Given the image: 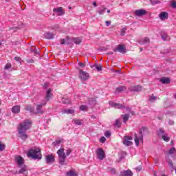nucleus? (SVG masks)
<instances>
[{
	"label": "nucleus",
	"instance_id": "f257e3e1",
	"mask_svg": "<svg viewBox=\"0 0 176 176\" xmlns=\"http://www.w3.org/2000/svg\"><path fill=\"white\" fill-rule=\"evenodd\" d=\"M32 126V121H31L30 120H25L19 124L17 131L19 138H21V140H25L28 138L27 131L28 130H30V129H31Z\"/></svg>",
	"mask_w": 176,
	"mask_h": 176
},
{
	"label": "nucleus",
	"instance_id": "f03ea898",
	"mask_svg": "<svg viewBox=\"0 0 176 176\" xmlns=\"http://www.w3.org/2000/svg\"><path fill=\"white\" fill-rule=\"evenodd\" d=\"M28 157H32L34 160H41L42 159V154H41V149L38 147H34L30 149L28 152Z\"/></svg>",
	"mask_w": 176,
	"mask_h": 176
},
{
	"label": "nucleus",
	"instance_id": "7ed1b4c3",
	"mask_svg": "<svg viewBox=\"0 0 176 176\" xmlns=\"http://www.w3.org/2000/svg\"><path fill=\"white\" fill-rule=\"evenodd\" d=\"M146 131V128L145 126L142 127V130H140L139 133V135L138 136L136 133H135V143L137 146H140V141L142 142L144 141V136L142 135V131Z\"/></svg>",
	"mask_w": 176,
	"mask_h": 176
},
{
	"label": "nucleus",
	"instance_id": "20e7f679",
	"mask_svg": "<svg viewBox=\"0 0 176 176\" xmlns=\"http://www.w3.org/2000/svg\"><path fill=\"white\" fill-rule=\"evenodd\" d=\"M57 155L58 156L60 164H62V165L64 164V163H65V160L67 159V155L64 152V148H60L59 150H58Z\"/></svg>",
	"mask_w": 176,
	"mask_h": 176
},
{
	"label": "nucleus",
	"instance_id": "39448f33",
	"mask_svg": "<svg viewBox=\"0 0 176 176\" xmlns=\"http://www.w3.org/2000/svg\"><path fill=\"white\" fill-rule=\"evenodd\" d=\"M133 137L131 136H124L122 139V142L126 146H131L133 145Z\"/></svg>",
	"mask_w": 176,
	"mask_h": 176
},
{
	"label": "nucleus",
	"instance_id": "423d86ee",
	"mask_svg": "<svg viewBox=\"0 0 176 176\" xmlns=\"http://www.w3.org/2000/svg\"><path fill=\"white\" fill-rule=\"evenodd\" d=\"M89 77H90V75L89 74V73L82 69L79 70V78L80 80H87V79H89Z\"/></svg>",
	"mask_w": 176,
	"mask_h": 176
},
{
	"label": "nucleus",
	"instance_id": "0eeeda50",
	"mask_svg": "<svg viewBox=\"0 0 176 176\" xmlns=\"http://www.w3.org/2000/svg\"><path fill=\"white\" fill-rule=\"evenodd\" d=\"M96 155L99 160H104V159H105V152L101 148H98L96 151Z\"/></svg>",
	"mask_w": 176,
	"mask_h": 176
},
{
	"label": "nucleus",
	"instance_id": "6e6552de",
	"mask_svg": "<svg viewBox=\"0 0 176 176\" xmlns=\"http://www.w3.org/2000/svg\"><path fill=\"white\" fill-rule=\"evenodd\" d=\"M47 102L46 100H43L41 104H36V113H44L45 111L42 110L43 107L46 105Z\"/></svg>",
	"mask_w": 176,
	"mask_h": 176
},
{
	"label": "nucleus",
	"instance_id": "1a4fd4ad",
	"mask_svg": "<svg viewBox=\"0 0 176 176\" xmlns=\"http://www.w3.org/2000/svg\"><path fill=\"white\" fill-rule=\"evenodd\" d=\"M110 107L113 108H116L117 109H124V105L119 103H116L115 102H109Z\"/></svg>",
	"mask_w": 176,
	"mask_h": 176
},
{
	"label": "nucleus",
	"instance_id": "9d476101",
	"mask_svg": "<svg viewBox=\"0 0 176 176\" xmlns=\"http://www.w3.org/2000/svg\"><path fill=\"white\" fill-rule=\"evenodd\" d=\"M45 160L47 164H52V163H54L56 160L54 159V155L51 154L45 156Z\"/></svg>",
	"mask_w": 176,
	"mask_h": 176
},
{
	"label": "nucleus",
	"instance_id": "9b49d317",
	"mask_svg": "<svg viewBox=\"0 0 176 176\" xmlns=\"http://www.w3.org/2000/svg\"><path fill=\"white\" fill-rule=\"evenodd\" d=\"M113 52H119V53L124 54L126 53V48L122 45H118V47L113 50Z\"/></svg>",
	"mask_w": 176,
	"mask_h": 176
},
{
	"label": "nucleus",
	"instance_id": "f8f14e48",
	"mask_svg": "<svg viewBox=\"0 0 176 176\" xmlns=\"http://www.w3.org/2000/svg\"><path fill=\"white\" fill-rule=\"evenodd\" d=\"M146 14V10H136L135 11V16H138V17H141V16H145Z\"/></svg>",
	"mask_w": 176,
	"mask_h": 176
},
{
	"label": "nucleus",
	"instance_id": "ddd939ff",
	"mask_svg": "<svg viewBox=\"0 0 176 176\" xmlns=\"http://www.w3.org/2000/svg\"><path fill=\"white\" fill-rule=\"evenodd\" d=\"M15 161L16 162V163L19 167H21V166H23V164H24V158H23L21 156L16 157Z\"/></svg>",
	"mask_w": 176,
	"mask_h": 176
},
{
	"label": "nucleus",
	"instance_id": "4468645a",
	"mask_svg": "<svg viewBox=\"0 0 176 176\" xmlns=\"http://www.w3.org/2000/svg\"><path fill=\"white\" fill-rule=\"evenodd\" d=\"M119 176H133V172H131L130 170H122L120 172Z\"/></svg>",
	"mask_w": 176,
	"mask_h": 176
},
{
	"label": "nucleus",
	"instance_id": "2eb2a0df",
	"mask_svg": "<svg viewBox=\"0 0 176 176\" xmlns=\"http://www.w3.org/2000/svg\"><path fill=\"white\" fill-rule=\"evenodd\" d=\"M159 17L160 20H167V19H168V13L162 12L160 13Z\"/></svg>",
	"mask_w": 176,
	"mask_h": 176
},
{
	"label": "nucleus",
	"instance_id": "dca6fc26",
	"mask_svg": "<svg viewBox=\"0 0 176 176\" xmlns=\"http://www.w3.org/2000/svg\"><path fill=\"white\" fill-rule=\"evenodd\" d=\"M52 89H47V94L45 96L46 101H49V100H50L53 97V94L52 93Z\"/></svg>",
	"mask_w": 176,
	"mask_h": 176
},
{
	"label": "nucleus",
	"instance_id": "f3484780",
	"mask_svg": "<svg viewBox=\"0 0 176 176\" xmlns=\"http://www.w3.org/2000/svg\"><path fill=\"white\" fill-rule=\"evenodd\" d=\"M54 12L58 13V16H63L64 14V10H63V7H58L57 8H54Z\"/></svg>",
	"mask_w": 176,
	"mask_h": 176
},
{
	"label": "nucleus",
	"instance_id": "a211bd4d",
	"mask_svg": "<svg viewBox=\"0 0 176 176\" xmlns=\"http://www.w3.org/2000/svg\"><path fill=\"white\" fill-rule=\"evenodd\" d=\"M62 113H67V115H74V113H75V110L72 109H65L62 110Z\"/></svg>",
	"mask_w": 176,
	"mask_h": 176
},
{
	"label": "nucleus",
	"instance_id": "6ab92c4d",
	"mask_svg": "<svg viewBox=\"0 0 176 176\" xmlns=\"http://www.w3.org/2000/svg\"><path fill=\"white\" fill-rule=\"evenodd\" d=\"M160 35L163 41H168V35H167V33L166 32L162 31Z\"/></svg>",
	"mask_w": 176,
	"mask_h": 176
},
{
	"label": "nucleus",
	"instance_id": "aec40b11",
	"mask_svg": "<svg viewBox=\"0 0 176 176\" xmlns=\"http://www.w3.org/2000/svg\"><path fill=\"white\" fill-rule=\"evenodd\" d=\"M12 113H20V106H14L12 109Z\"/></svg>",
	"mask_w": 176,
	"mask_h": 176
},
{
	"label": "nucleus",
	"instance_id": "412c9836",
	"mask_svg": "<svg viewBox=\"0 0 176 176\" xmlns=\"http://www.w3.org/2000/svg\"><path fill=\"white\" fill-rule=\"evenodd\" d=\"M44 37L45 38V39H53L54 35L52 32H47L44 34Z\"/></svg>",
	"mask_w": 176,
	"mask_h": 176
},
{
	"label": "nucleus",
	"instance_id": "4be33fe9",
	"mask_svg": "<svg viewBox=\"0 0 176 176\" xmlns=\"http://www.w3.org/2000/svg\"><path fill=\"white\" fill-rule=\"evenodd\" d=\"M124 90H126V87L120 86L116 89V93H120L122 91H124Z\"/></svg>",
	"mask_w": 176,
	"mask_h": 176
},
{
	"label": "nucleus",
	"instance_id": "5701e85b",
	"mask_svg": "<svg viewBox=\"0 0 176 176\" xmlns=\"http://www.w3.org/2000/svg\"><path fill=\"white\" fill-rule=\"evenodd\" d=\"M61 103L66 104H71V100H69L68 98H63L61 99Z\"/></svg>",
	"mask_w": 176,
	"mask_h": 176
},
{
	"label": "nucleus",
	"instance_id": "b1692460",
	"mask_svg": "<svg viewBox=\"0 0 176 176\" xmlns=\"http://www.w3.org/2000/svg\"><path fill=\"white\" fill-rule=\"evenodd\" d=\"M67 176H78L76 171L72 170L66 173Z\"/></svg>",
	"mask_w": 176,
	"mask_h": 176
},
{
	"label": "nucleus",
	"instance_id": "393cba45",
	"mask_svg": "<svg viewBox=\"0 0 176 176\" xmlns=\"http://www.w3.org/2000/svg\"><path fill=\"white\" fill-rule=\"evenodd\" d=\"M157 134L159 137H161V138H162L163 135H164L166 134V132L163 130V129H160L157 131Z\"/></svg>",
	"mask_w": 176,
	"mask_h": 176
},
{
	"label": "nucleus",
	"instance_id": "a878e982",
	"mask_svg": "<svg viewBox=\"0 0 176 176\" xmlns=\"http://www.w3.org/2000/svg\"><path fill=\"white\" fill-rule=\"evenodd\" d=\"M92 68H96V69H97V71H98L99 72H100V71H102V66H101V65H98L97 63L92 65Z\"/></svg>",
	"mask_w": 176,
	"mask_h": 176
},
{
	"label": "nucleus",
	"instance_id": "bb28decb",
	"mask_svg": "<svg viewBox=\"0 0 176 176\" xmlns=\"http://www.w3.org/2000/svg\"><path fill=\"white\" fill-rule=\"evenodd\" d=\"M160 82H162L164 85H167V84L170 83V78H161Z\"/></svg>",
	"mask_w": 176,
	"mask_h": 176
},
{
	"label": "nucleus",
	"instance_id": "cd10ccee",
	"mask_svg": "<svg viewBox=\"0 0 176 176\" xmlns=\"http://www.w3.org/2000/svg\"><path fill=\"white\" fill-rule=\"evenodd\" d=\"M121 116L123 119V122L126 123L129 120V118H130V114H122Z\"/></svg>",
	"mask_w": 176,
	"mask_h": 176
},
{
	"label": "nucleus",
	"instance_id": "c85d7f7f",
	"mask_svg": "<svg viewBox=\"0 0 176 176\" xmlns=\"http://www.w3.org/2000/svg\"><path fill=\"white\" fill-rule=\"evenodd\" d=\"M142 90V87L141 86L133 87L131 89L132 91H136V92L141 91Z\"/></svg>",
	"mask_w": 176,
	"mask_h": 176
},
{
	"label": "nucleus",
	"instance_id": "c756f323",
	"mask_svg": "<svg viewBox=\"0 0 176 176\" xmlns=\"http://www.w3.org/2000/svg\"><path fill=\"white\" fill-rule=\"evenodd\" d=\"M74 43H76V45H80L82 43V40L80 38H73Z\"/></svg>",
	"mask_w": 176,
	"mask_h": 176
},
{
	"label": "nucleus",
	"instance_id": "7c9ffc66",
	"mask_svg": "<svg viewBox=\"0 0 176 176\" xmlns=\"http://www.w3.org/2000/svg\"><path fill=\"white\" fill-rule=\"evenodd\" d=\"M167 162L168 163V165L170 167V171H174V165L173 164V161H171V160L168 159L167 160Z\"/></svg>",
	"mask_w": 176,
	"mask_h": 176
},
{
	"label": "nucleus",
	"instance_id": "2f4dec72",
	"mask_svg": "<svg viewBox=\"0 0 176 176\" xmlns=\"http://www.w3.org/2000/svg\"><path fill=\"white\" fill-rule=\"evenodd\" d=\"M25 111H30L31 113L34 112V111H35V108H34V107H32V105H28L25 107Z\"/></svg>",
	"mask_w": 176,
	"mask_h": 176
},
{
	"label": "nucleus",
	"instance_id": "473e14b6",
	"mask_svg": "<svg viewBox=\"0 0 176 176\" xmlns=\"http://www.w3.org/2000/svg\"><path fill=\"white\" fill-rule=\"evenodd\" d=\"M73 122L74 124H76L77 126H82V124H83V122H82V120H73Z\"/></svg>",
	"mask_w": 176,
	"mask_h": 176
},
{
	"label": "nucleus",
	"instance_id": "72a5a7b5",
	"mask_svg": "<svg viewBox=\"0 0 176 176\" xmlns=\"http://www.w3.org/2000/svg\"><path fill=\"white\" fill-rule=\"evenodd\" d=\"M157 100V98L153 95L149 96L148 101H151V102H155Z\"/></svg>",
	"mask_w": 176,
	"mask_h": 176
},
{
	"label": "nucleus",
	"instance_id": "f704fd0d",
	"mask_svg": "<svg viewBox=\"0 0 176 176\" xmlns=\"http://www.w3.org/2000/svg\"><path fill=\"white\" fill-rule=\"evenodd\" d=\"M150 40L149 38L145 37L144 39L143 40L142 43H140L141 45H148L149 43Z\"/></svg>",
	"mask_w": 176,
	"mask_h": 176
},
{
	"label": "nucleus",
	"instance_id": "c9c22d12",
	"mask_svg": "<svg viewBox=\"0 0 176 176\" xmlns=\"http://www.w3.org/2000/svg\"><path fill=\"white\" fill-rule=\"evenodd\" d=\"M19 174H25V175H27V168H21V169L19 170Z\"/></svg>",
	"mask_w": 176,
	"mask_h": 176
},
{
	"label": "nucleus",
	"instance_id": "e433bc0d",
	"mask_svg": "<svg viewBox=\"0 0 176 176\" xmlns=\"http://www.w3.org/2000/svg\"><path fill=\"white\" fill-rule=\"evenodd\" d=\"M161 138H162V140H164V141L166 142H168V141H170V137H168V135L165 134Z\"/></svg>",
	"mask_w": 176,
	"mask_h": 176
},
{
	"label": "nucleus",
	"instance_id": "4c0bfd02",
	"mask_svg": "<svg viewBox=\"0 0 176 176\" xmlns=\"http://www.w3.org/2000/svg\"><path fill=\"white\" fill-rule=\"evenodd\" d=\"M112 135V133L109 131H107L104 132V136L107 137V138H109Z\"/></svg>",
	"mask_w": 176,
	"mask_h": 176
},
{
	"label": "nucleus",
	"instance_id": "58836bf2",
	"mask_svg": "<svg viewBox=\"0 0 176 176\" xmlns=\"http://www.w3.org/2000/svg\"><path fill=\"white\" fill-rule=\"evenodd\" d=\"M126 31H127V28H126L121 29V36H124L126 34Z\"/></svg>",
	"mask_w": 176,
	"mask_h": 176
},
{
	"label": "nucleus",
	"instance_id": "ea45409f",
	"mask_svg": "<svg viewBox=\"0 0 176 176\" xmlns=\"http://www.w3.org/2000/svg\"><path fill=\"white\" fill-rule=\"evenodd\" d=\"M80 111H87V106L85 104L80 106Z\"/></svg>",
	"mask_w": 176,
	"mask_h": 176
},
{
	"label": "nucleus",
	"instance_id": "a19ab883",
	"mask_svg": "<svg viewBox=\"0 0 176 176\" xmlns=\"http://www.w3.org/2000/svg\"><path fill=\"white\" fill-rule=\"evenodd\" d=\"M52 144L54 146H57V145H59V144H61V140H57L55 142H53Z\"/></svg>",
	"mask_w": 176,
	"mask_h": 176
},
{
	"label": "nucleus",
	"instance_id": "79ce46f5",
	"mask_svg": "<svg viewBox=\"0 0 176 176\" xmlns=\"http://www.w3.org/2000/svg\"><path fill=\"white\" fill-rule=\"evenodd\" d=\"M169 155H173V153H175V148L173 147L169 149L168 151Z\"/></svg>",
	"mask_w": 176,
	"mask_h": 176
},
{
	"label": "nucleus",
	"instance_id": "37998d69",
	"mask_svg": "<svg viewBox=\"0 0 176 176\" xmlns=\"http://www.w3.org/2000/svg\"><path fill=\"white\" fill-rule=\"evenodd\" d=\"M10 68H12V64L10 63H7L4 67V69L6 70L10 69Z\"/></svg>",
	"mask_w": 176,
	"mask_h": 176
},
{
	"label": "nucleus",
	"instance_id": "c03bdc74",
	"mask_svg": "<svg viewBox=\"0 0 176 176\" xmlns=\"http://www.w3.org/2000/svg\"><path fill=\"white\" fill-rule=\"evenodd\" d=\"M121 124H122V122H120L119 120H116L115 126H116V127H120Z\"/></svg>",
	"mask_w": 176,
	"mask_h": 176
},
{
	"label": "nucleus",
	"instance_id": "a18cd8bd",
	"mask_svg": "<svg viewBox=\"0 0 176 176\" xmlns=\"http://www.w3.org/2000/svg\"><path fill=\"white\" fill-rule=\"evenodd\" d=\"M5 144L0 143V152H3V151H5Z\"/></svg>",
	"mask_w": 176,
	"mask_h": 176
},
{
	"label": "nucleus",
	"instance_id": "49530a36",
	"mask_svg": "<svg viewBox=\"0 0 176 176\" xmlns=\"http://www.w3.org/2000/svg\"><path fill=\"white\" fill-rule=\"evenodd\" d=\"M107 141V138L105 137L102 136L100 139V142H102V144H104Z\"/></svg>",
	"mask_w": 176,
	"mask_h": 176
},
{
	"label": "nucleus",
	"instance_id": "de8ad7c7",
	"mask_svg": "<svg viewBox=\"0 0 176 176\" xmlns=\"http://www.w3.org/2000/svg\"><path fill=\"white\" fill-rule=\"evenodd\" d=\"M107 10V8H103V9H102V10H100L99 11H98V13H99V14H104V13H105V10Z\"/></svg>",
	"mask_w": 176,
	"mask_h": 176
},
{
	"label": "nucleus",
	"instance_id": "09e8293b",
	"mask_svg": "<svg viewBox=\"0 0 176 176\" xmlns=\"http://www.w3.org/2000/svg\"><path fill=\"white\" fill-rule=\"evenodd\" d=\"M71 153H72V151L71 150V149H67V151H66V157L67 156H69V155H71Z\"/></svg>",
	"mask_w": 176,
	"mask_h": 176
},
{
	"label": "nucleus",
	"instance_id": "8fccbe9b",
	"mask_svg": "<svg viewBox=\"0 0 176 176\" xmlns=\"http://www.w3.org/2000/svg\"><path fill=\"white\" fill-rule=\"evenodd\" d=\"M14 60L17 61L18 63H21V58L15 56Z\"/></svg>",
	"mask_w": 176,
	"mask_h": 176
},
{
	"label": "nucleus",
	"instance_id": "3c124183",
	"mask_svg": "<svg viewBox=\"0 0 176 176\" xmlns=\"http://www.w3.org/2000/svg\"><path fill=\"white\" fill-rule=\"evenodd\" d=\"M79 67H80L81 68H85V67H86V65L83 63H78Z\"/></svg>",
	"mask_w": 176,
	"mask_h": 176
},
{
	"label": "nucleus",
	"instance_id": "603ef678",
	"mask_svg": "<svg viewBox=\"0 0 176 176\" xmlns=\"http://www.w3.org/2000/svg\"><path fill=\"white\" fill-rule=\"evenodd\" d=\"M126 111H128L129 112H130L131 115H133V116L135 115L134 111H131L130 108L126 107Z\"/></svg>",
	"mask_w": 176,
	"mask_h": 176
},
{
	"label": "nucleus",
	"instance_id": "864d4df0",
	"mask_svg": "<svg viewBox=\"0 0 176 176\" xmlns=\"http://www.w3.org/2000/svg\"><path fill=\"white\" fill-rule=\"evenodd\" d=\"M171 6H172V8H173L174 9H176V1L172 2Z\"/></svg>",
	"mask_w": 176,
	"mask_h": 176
},
{
	"label": "nucleus",
	"instance_id": "5fc2aeb1",
	"mask_svg": "<svg viewBox=\"0 0 176 176\" xmlns=\"http://www.w3.org/2000/svg\"><path fill=\"white\" fill-rule=\"evenodd\" d=\"M32 52H33V53H34V54H39V52L36 49L32 50Z\"/></svg>",
	"mask_w": 176,
	"mask_h": 176
},
{
	"label": "nucleus",
	"instance_id": "6e6d98bb",
	"mask_svg": "<svg viewBox=\"0 0 176 176\" xmlns=\"http://www.w3.org/2000/svg\"><path fill=\"white\" fill-rule=\"evenodd\" d=\"M105 24H106L107 27H109V25H111V21H106Z\"/></svg>",
	"mask_w": 176,
	"mask_h": 176
},
{
	"label": "nucleus",
	"instance_id": "4d7b16f0",
	"mask_svg": "<svg viewBox=\"0 0 176 176\" xmlns=\"http://www.w3.org/2000/svg\"><path fill=\"white\" fill-rule=\"evenodd\" d=\"M152 5H157V3H160L159 1H151Z\"/></svg>",
	"mask_w": 176,
	"mask_h": 176
},
{
	"label": "nucleus",
	"instance_id": "13d9d810",
	"mask_svg": "<svg viewBox=\"0 0 176 176\" xmlns=\"http://www.w3.org/2000/svg\"><path fill=\"white\" fill-rule=\"evenodd\" d=\"M60 45H65V39H61L60 40Z\"/></svg>",
	"mask_w": 176,
	"mask_h": 176
},
{
	"label": "nucleus",
	"instance_id": "bf43d9fd",
	"mask_svg": "<svg viewBox=\"0 0 176 176\" xmlns=\"http://www.w3.org/2000/svg\"><path fill=\"white\" fill-rule=\"evenodd\" d=\"M47 86H49V84L47 82H45L43 85L44 89H47Z\"/></svg>",
	"mask_w": 176,
	"mask_h": 176
},
{
	"label": "nucleus",
	"instance_id": "052dcab7",
	"mask_svg": "<svg viewBox=\"0 0 176 176\" xmlns=\"http://www.w3.org/2000/svg\"><path fill=\"white\" fill-rule=\"evenodd\" d=\"M168 124H170V126H173V124H174V121H173V120H169Z\"/></svg>",
	"mask_w": 176,
	"mask_h": 176
},
{
	"label": "nucleus",
	"instance_id": "680f3d73",
	"mask_svg": "<svg viewBox=\"0 0 176 176\" xmlns=\"http://www.w3.org/2000/svg\"><path fill=\"white\" fill-rule=\"evenodd\" d=\"M107 54H108L109 56H112V54H113V52L110 51V52H107Z\"/></svg>",
	"mask_w": 176,
	"mask_h": 176
},
{
	"label": "nucleus",
	"instance_id": "e2e57ef3",
	"mask_svg": "<svg viewBox=\"0 0 176 176\" xmlns=\"http://www.w3.org/2000/svg\"><path fill=\"white\" fill-rule=\"evenodd\" d=\"M111 172L112 173V174H116V170L114 168H112Z\"/></svg>",
	"mask_w": 176,
	"mask_h": 176
},
{
	"label": "nucleus",
	"instance_id": "0e129e2a",
	"mask_svg": "<svg viewBox=\"0 0 176 176\" xmlns=\"http://www.w3.org/2000/svg\"><path fill=\"white\" fill-rule=\"evenodd\" d=\"M137 171H141V170H142V168L141 167H138L136 168Z\"/></svg>",
	"mask_w": 176,
	"mask_h": 176
},
{
	"label": "nucleus",
	"instance_id": "69168bd1",
	"mask_svg": "<svg viewBox=\"0 0 176 176\" xmlns=\"http://www.w3.org/2000/svg\"><path fill=\"white\" fill-rule=\"evenodd\" d=\"M27 62H28V63H34V60H28Z\"/></svg>",
	"mask_w": 176,
	"mask_h": 176
},
{
	"label": "nucleus",
	"instance_id": "338daca9",
	"mask_svg": "<svg viewBox=\"0 0 176 176\" xmlns=\"http://www.w3.org/2000/svg\"><path fill=\"white\" fill-rule=\"evenodd\" d=\"M94 6L95 8H97V3H96V2H94Z\"/></svg>",
	"mask_w": 176,
	"mask_h": 176
},
{
	"label": "nucleus",
	"instance_id": "774afa93",
	"mask_svg": "<svg viewBox=\"0 0 176 176\" xmlns=\"http://www.w3.org/2000/svg\"><path fill=\"white\" fill-rule=\"evenodd\" d=\"M154 176H157V175H156V172H154Z\"/></svg>",
	"mask_w": 176,
	"mask_h": 176
}]
</instances>
